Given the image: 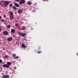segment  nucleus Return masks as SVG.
Returning <instances> with one entry per match:
<instances>
[{
	"mask_svg": "<svg viewBox=\"0 0 78 78\" xmlns=\"http://www.w3.org/2000/svg\"><path fill=\"white\" fill-rule=\"evenodd\" d=\"M9 4V2L8 1H5L4 2V4L5 6H8Z\"/></svg>",
	"mask_w": 78,
	"mask_h": 78,
	"instance_id": "nucleus-1",
	"label": "nucleus"
},
{
	"mask_svg": "<svg viewBox=\"0 0 78 78\" xmlns=\"http://www.w3.org/2000/svg\"><path fill=\"white\" fill-rule=\"evenodd\" d=\"M18 34L20 36H21L22 37H25L26 35V34L25 33L22 34L20 32H19Z\"/></svg>",
	"mask_w": 78,
	"mask_h": 78,
	"instance_id": "nucleus-2",
	"label": "nucleus"
},
{
	"mask_svg": "<svg viewBox=\"0 0 78 78\" xmlns=\"http://www.w3.org/2000/svg\"><path fill=\"white\" fill-rule=\"evenodd\" d=\"M2 67H6V68H9V66L7 64H5L3 65Z\"/></svg>",
	"mask_w": 78,
	"mask_h": 78,
	"instance_id": "nucleus-3",
	"label": "nucleus"
},
{
	"mask_svg": "<svg viewBox=\"0 0 78 78\" xmlns=\"http://www.w3.org/2000/svg\"><path fill=\"white\" fill-rule=\"evenodd\" d=\"M3 35H5V36H7V35H8V31H4L3 33Z\"/></svg>",
	"mask_w": 78,
	"mask_h": 78,
	"instance_id": "nucleus-4",
	"label": "nucleus"
},
{
	"mask_svg": "<svg viewBox=\"0 0 78 78\" xmlns=\"http://www.w3.org/2000/svg\"><path fill=\"white\" fill-rule=\"evenodd\" d=\"M25 2V1L24 0H21L19 2L20 5H21L22 3H24Z\"/></svg>",
	"mask_w": 78,
	"mask_h": 78,
	"instance_id": "nucleus-5",
	"label": "nucleus"
},
{
	"mask_svg": "<svg viewBox=\"0 0 78 78\" xmlns=\"http://www.w3.org/2000/svg\"><path fill=\"white\" fill-rule=\"evenodd\" d=\"M3 78H9V75H4L3 76Z\"/></svg>",
	"mask_w": 78,
	"mask_h": 78,
	"instance_id": "nucleus-6",
	"label": "nucleus"
},
{
	"mask_svg": "<svg viewBox=\"0 0 78 78\" xmlns=\"http://www.w3.org/2000/svg\"><path fill=\"white\" fill-rule=\"evenodd\" d=\"M14 5L16 7H19L20 6L17 3H15Z\"/></svg>",
	"mask_w": 78,
	"mask_h": 78,
	"instance_id": "nucleus-7",
	"label": "nucleus"
},
{
	"mask_svg": "<svg viewBox=\"0 0 78 78\" xmlns=\"http://www.w3.org/2000/svg\"><path fill=\"white\" fill-rule=\"evenodd\" d=\"M18 13L19 14H20L22 13V10L19 9L18 11Z\"/></svg>",
	"mask_w": 78,
	"mask_h": 78,
	"instance_id": "nucleus-8",
	"label": "nucleus"
},
{
	"mask_svg": "<svg viewBox=\"0 0 78 78\" xmlns=\"http://www.w3.org/2000/svg\"><path fill=\"white\" fill-rule=\"evenodd\" d=\"M12 37H10L8 38L7 39V41H11V40L12 39Z\"/></svg>",
	"mask_w": 78,
	"mask_h": 78,
	"instance_id": "nucleus-9",
	"label": "nucleus"
},
{
	"mask_svg": "<svg viewBox=\"0 0 78 78\" xmlns=\"http://www.w3.org/2000/svg\"><path fill=\"white\" fill-rule=\"evenodd\" d=\"M13 18H14V16H13V15H10V20H12V19H13Z\"/></svg>",
	"mask_w": 78,
	"mask_h": 78,
	"instance_id": "nucleus-10",
	"label": "nucleus"
},
{
	"mask_svg": "<svg viewBox=\"0 0 78 78\" xmlns=\"http://www.w3.org/2000/svg\"><path fill=\"white\" fill-rule=\"evenodd\" d=\"M22 46L23 48H25V47H26V46H25V44H22Z\"/></svg>",
	"mask_w": 78,
	"mask_h": 78,
	"instance_id": "nucleus-11",
	"label": "nucleus"
},
{
	"mask_svg": "<svg viewBox=\"0 0 78 78\" xmlns=\"http://www.w3.org/2000/svg\"><path fill=\"white\" fill-rule=\"evenodd\" d=\"M11 33H14L15 32V30H14V29H12L11 30Z\"/></svg>",
	"mask_w": 78,
	"mask_h": 78,
	"instance_id": "nucleus-12",
	"label": "nucleus"
},
{
	"mask_svg": "<svg viewBox=\"0 0 78 78\" xmlns=\"http://www.w3.org/2000/svg\"><path fill=\"white\" fill-rule=\"evenodd\" d=\"M7 64L8 66H10V65H11V63L10 62H7Z\"/></svg>",
	"mask_w": 78,
	"mask_h": 78,
	"instance_id": "nucleus-13",
	"label": "nucleus"
},
{
	"mask_svg": "<svg viewBox=\"0 0 78 78\" xmlns=\"http://www.w3.org/2000/svg\"><path fill=\"white\" fill-rule=\"evenodd\" d=\"M12 57L14 59V58H15V57L16 56V55L15 54H12Z\"/></svg>",
	"mask_w": 78,
	"mask_h": 78,
	"instance_id": "nucleus-14",
	"label": "nucleus"
},
{
	"mask_svg": "<svg viewBox=\"0 0 78 78\" xmlns=\"http://www.w3.org/2000/svg\"><path fill=\"white\" fill-rule=\"evenodd\" d=\"M27 4L28 5H31V2H27Z\"/></svg>",
	"mask_w": 78,
	"mask_h": 78,
	"instance_id": "nucleus-15",
	"label": "nucleus"
},
{
	"mask_svg": "<svg viewBox=\"0 0 78 78\" xmlns=\"http://www.w3.org/2000/svg\"><path fill=\"white\" fill-rule=\"evenodd\" d=\"M9 14H10V16H13V13H12V12H10Z\"/></svg>",
	"mask_w": 78,
	"mask_h": 78,
	"instance_id": "nucleus-16",
	"label": "nucleus"
},
{
	"mask_svg": "<svg viewBox=\"0 0 78 78\" xmlns=\"http://www.w3.org/2000/svg\"><path fill=\"white\" fill-rule=\"evenodd\" d=\"M25 27L24 26H23L22 27V30H25Z\"/></svg>",
	"mask_w": 78,
	"mask_h": 78,
	"instance_id": "nucleus-17",
	"label": "nucleus"
},
{
	"mask_svg": "<svg viewBox=\"0 0 78 78\" xmlns=\"http://www.w3.org/2000/svg\"><path fill=\"white\" fill-rule=\"evenodd\" d=\"M4 57L6 59H7V58H8V55L5 56H4Z\"/></svg>",
	"mask_w": 78,
	"mask_h": 78,
	"instance_id": "nucleus-18",
	"label": "nucleus"
},
{
	"mask_svg": "<svg viewBox=\"0 0 78 78\" xmlns=\"http://www.w3.org/2000/svg\"><path fill=\"white\" fill-rule=\"evenodd\" d=\"M18 58H19V57H18V56L16 57V56L15 57V58H14V59H18Z\"/></svg>",
	"mask_w": 78,
	"mask_h": 78,
	"instance_id": "nucleus-19",
	"label": "nucleus"
},
{
	"mask_svg": "<svg viewBox=\"0 0 78 78\" xmlns=\"http://www.w3.org/2000/svg\"><path fill=\"white\" fill-rule=\"evenodd\" d=\"M15 1L17 2H20V0H15Z\"/></svg>",
	"mask_w": 78,
	"mask_h": 78,
	"instance_id": "nucleus-20",
	"label": "nucleus"
},
{
	"mask_svg": "<svg viewBox=\"0 0 78 78\" xmlns=\"http://www.w3.org/2000/svg\"><path fill=\"white\" fill-rule=\"evenodd\" d=\"M7 28H10V25H9L7 26Z\"/></svg>",
	"mask_w": 78,
	"mask_h": 78,
	"instance_id": "nucleus-21",
	"label": "nucleus"
},
{
	"mask_svg": "<svg viewBox=\"0 0 78 78\" xmlns=\"http://www.w3.org/2000/svg\"><path fill=\"white\" fill-rule=\"evenodd\" d=\"M13 8L14 9H16V7H15V6H13Z\"/></svg>",
	"mask_w": 78,
	"mask_h": 78,
	"instance_id": "nucleus-22",
	"label": "nucleus"
},
{
	"mask_svg": "<svg viewBox=\"0 0 78 78\" xmlns=\"http://www.w3.org/2000/svg\"><path fill=\"white\" fill-rule=\"evenodd\" d=\"M10 6L11 7H12V4H10Z\"/></svg>",
	"mask_w": 78,
	"mask_h": 78,
	"instance_id": "nucleus-23",
	"label": "nucleus"
},
{
	"mask_svg": "<svg viewBox=\"0 0 78 78\" xmlns=\"http://www.w3.org/2000/svg\"><path fill=\"white\" fill-rule=\"evenodd\" d=\"M4 21H5V20L3 19H2L1 20V22H4Z\"/></svg>",
	"mask_w": 78,
	"mask_h": 78,
	"instance_id": "nucleus-24",
	"label": "nucleus"
},
{
	"mask_svg": "<svg viewBox=\"0 0 78 78\" xmlns=\"http://www.w3.org/2000/svg\"><path fill=\"white\" fill-rule=\"evenodd\" d=\"M2 60L1 59H0V63H2Z\"/></svg>",
	"mask_w": 78,
	"mask_h": 78,
	"instance_id": "nucleus-25",
	"label": "nucleus"
},
{
	"mask_svg": "<svg viewBox=\"0 0 78 78\" xmlns=\"http://www.w3.org/2000/svg\"><path fill=\"white\" fill-rule=\"evenodd\" d=\"M41 53V51H38L37 52V53Z\"/></svg>",
	"mask_w": 78,
	"mask_h": 78,
	"instance_id": "nucleus-26",
	"label": "nucleus"
},
{
	"mask_svg": "<svg viewBox=\"0 0 78 78\" xmlns=\"http://www.w3.org/2000/svg\"><path fill=\"white\" fill-rule=\"evenodd\" d=\"M16 27H17L18 26V24L17 23H16L15 25Z\"/></svg>",
	"mask_w": 78,
	"mask_h": 78,
	"instance_id": "nucleus-27",
	"label": "nucleus"
},
{
	"mask_svg": "<svg viewBox=\"0 0 78 78\" xmlns=\"http://www.w3.org/2000/svg\"><path fill=\"white\" fill-rule=\"evenodd\" d=\"M14 69H16V67L14 66Z\"/></svg>",
	"mask_w": 78,
	"mask_h": 78,
	"instance_id": "nucleus-28",
	"label": "nucleus"
},
{
	"mask_svg": "<svg viewBox=\"0 0 78 78\" xmlns=\"http://www.w3.org/2000/svg\"><path fill=\"white\" fill-rule=\"evenodd\" d=\"M43 1L44 2H45V1H47H47H48V0H43Z\"/></svg>",
	"mask_w": 78,
	"mask_h": 78,
	"instance_id": "nucleus-29",
	"label": "nucleus"
},
{
	"mask_svg": "<svg viewBox=\"0 0 78 78\" xmlns=\"http://www.w3.org/2000/svg\"><path fill=\"white\" fill-rule=\"evenodd\" d=\"M2 19V16H0V19Z\"/></svg>",
	"mask_w": 78,
	"mask_h": 78,
	"instance_id": "nucleus-30",
	"label": "nucleus"
},
{
	"mask_svg": "<svg viewBox=\"0 0 78 78\" xmlns=\"http://www.w3.org/2000/svg\"><path fill=\"white\" fill-rule=\"evenodd\" d=\"M4 17H6V15H4Z\"/></svg>",
	"mask_w": 78,
	"mask_h": 78,
	"instance_id": "nucleus-31",
	"label": "nucleus"
},
{
	"mask_svg": "<svg viewBox=\"0 0 78 78\" xmlns=\"http://www.w3.org/2000/svg\"><path fill=\"white\" fill-rule=\"evenodd\" d=\"M0 31H1V29H0Z\"/></svg>",
	"mask_w": 78,
	"mask_h": 78,
	"instance_id": "nucleus-32",
	"label": "nucleus"
},
{
	"mask_svg": "<svg viewBox=\"0 0 78 78\" xmlns=\"http://www.w3.org/2000/svg\"><path fill=\"white\" fill-rule=\"evenodd\" d=\"M0 5H1V3H0Z\"/></svg>",
	"mask_w": 78,
	"mask_h": 78,
	"instance_id": "nucleus-33",
	"label": "nucleus"
},
{
	"mask_svg": "<svg viewBox=\"0 0 78 78\" xmlns=\"http://www.w3.org/2000/svg\"><path fill=\"white\" fill-rule=\"evenodd\" d=\"M77 55H78V54H77Z\"/></svg>",
	"mask_w": 78,
	"mask_h": 78,
	"instance_id": "nucleus-34",
	"label": "nucleus"
}]
</instances>
